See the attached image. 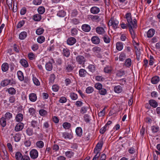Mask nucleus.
I'll return each mask as SVG.
<instances>
[{
	"mask_svg": "<svg viewBox=\"0 0 160 160\" xmlns=\"http://www.w3.org/2000/svg\"><path fill=\"white\" fill-rule=\"evenodd\" d=\"M126 18L128 23V26H131L134 24V23H137V20L136 19H133L132 21L131 18V14L130 13H127L126 14Z\"/></svg>",
	"mask_w": 160,
	"mask_h": 160,
	"instance_id": "obj_1",
	"label": "nucleus"
},
{
	"mask_svg": "<svg viewBox=\"0 0 160 160\" xmlns=\"http://www.w3.org/2000/svg\"><path fill=\"white\" fill-rule=\"evenodd\" d=\"M76 61L78 64L83 65L86 62V59L83 56L78 55L76 57Z\"/></svg>",
	"mask_w": 160,
	"mask_h": 160,
	"instance_id": "obj_2",
	"label": "nucleus"
},
{
	"mask_svg": "<svg viewBox=\"0 0 160 160\" xmlns=\"http://www.w3.org/2000/svg\"><path fill=\"white\" fill-rule=\"evenodd\" d=\"M137 23H134V24L131 25V26H128L129 27V31L132 36V37L133 39L135 38V33L134 31L133 28H136L137 27Z\"/></svg>",
	"mask_w": 160,
	"mask_h": 160,
	"instance_id": "obj_3",
	"label": "nucleus"
},
{
	"mask_svg": "<svg viewBox=\"0 0 160 160\" xmlns=\"http://www.w3.org/2000/svg\"><path fill=\"white\" fill-rule=\"evenodd\" d=\"M30 154L31 158L36 159L38 156V152L36 149H33L30 151Z\"/></svg>",
	"mask_w": 160,
	"mask_h": 160,
	"instance_id": "obj_4",
	"label": "nucleus"
},
{
	"mask_svg": "<svg viewBox=\"0 0 160 160\" xmlns=\"http://www.w3.org/2000/svg\"><path fill=\"white\" fill-rule=\"evenodd\" d=\"M111 24V26H112L114 29L118 28V22L116 20L113 19L111 21L110 20L108 22V25Z\"/></svg>",
	"mask_w": 160,
	"mask_h": 160,
	"instance_id": "obj_5",
	"label": "nucleus"
},
{
	"mask_svg": "<svg viewBox=\"0 0 160 160\" xmlns=\"http://www.w3.org/2000/svg\"><path fill=\"white\" fill-rule=\"evenodd\" d=\"M76 42V39L73 37H70L67 40V43L69 45H72L75 44Z\"/></svg>",
	"mask_w": 160,
	"mask_h": 160,
	"instance_id": "obj_6",
	"label": "nucleus"
},
{
	"mask_svg": "<svg viewBox=\"0 0 160 160\" xmlns=\"http://www.w3.org/2000/svg\"><path fill=\"white\" fill-rule=\"evenodd\" d=\"M40 122L33 120L31 122V126L34 128H37L38 129H40L39 127Z\"/></svg>",
	"mask_w": 160,
	"mask_h": 160,
	"instance_id": "obj_7",
	"label": "nucleus"
},
{
	"mask_svg": "<svg viewBox=\"0 0 160 160\" xmlns=\"http://www.w3.org/2000/svg\"><path fill=\"white\" fill-rule=\"evenodd\" d=\"M23 126L24 125L23 123L21 122L19 123L15 127V130L17 132L23 129Z\"/></svg>",
	"mask_w": 160,
	"mask_h": 160,
	"instance_id": "obj_8",
	"label": "nucleus"
},
{
	"mask_svg": "<svg viewBox=\"0 0 160 160\" xmlns=\"http://www.w3.org/2000/svg\"><path fill=\"white\" fill-rule=\"evenodd\" d=\"M91 41L93 43L96 44H99L100 42V39L97 36L92 37L91 38Z\"/></svg>",
	"mask_w": 160,
	"mask_h": 160,
	"instance_id": "obj_9",
	"label": "nucleus"
},
{
	"mask_svg": "<svg viewBox=\"0 0 160 160\" xmlns=\"http://www.w3.org/2000/svg\"><path fill=\"white\" fill-rule=\"evenodd\" d=\"M90 12L91 13L93 14H97L100 12V9L99 8L97 7H93L91 8Z\"/></svg>",
	"mask_w": 160,
	"mask_h": 160,
	"instance_id": "obj_10",
	"label": "nucleus"
},
{
	"mask_svg": "<svg viewBox=\"0 0 160 160\" xmlns=\"http://www.w3.org/2000/svg\"><path fill=\"white\" fill-rule=\"evenodd\" d=\"M30 100L32 102L36 101L37 99V97L36 94L34 93H30L29 95Z\"/></svg>",
	"mask_w": 160,
	"mask_h": 160,
	"instance_id": "obj_11",
	"label": "nucleus"
},
{
	"mask_svg": "<svg viewBox=\"0 0 160 160\" xmlns=\"http://www.w3.org/2000/svg\"><path fill=\"white\" fill-rule=\"evenodd\" d=\"M96 32L99 34H104L105 32L104 28L101 27H98L96 28Z\"/></svg>",
	"mask_w": 160,
	"mask_h": 160,
	"instance_id": "obj_12",
	"label": "nucleus"
},
{
	"mask_svg": "<svg viewBox=\"0 0 160 160\" xmlns=\"http://www.w3.org/2000/svg\"><path fill=\"white\" fill-rule=\"evenodd\" d=\"M87 72L84 69H81L79 71V74L81 77H84L87 73Z\"/></svg>",
	"mask_w": 160,
	"mask_h": 160,
	"instance_id": "obj_13",
	"label": "nucleus"
},
{
	"mask_svg": "<svg viewBox=\"0 0 160 160\" xmlns=\"http://www.w3.org/2000/svg\"><path fill=\"white\" fill-rule=\"evenodd\" d=\"M155 31L153 29H150L147 32V36L148 38L152 37L155 33Z\"/></svg>",
	"mask_w": 160,
	"mask_h": 160,
	"instance_id": "obj_14",
	"label": "nucleus"
},
{
	"mask_svg": "<svg viewBox=\"0 0 160 160\" xmlns=\"http://www.w3.org/2000/svg\"><path fill=\"white\" fill-rule=\"evenodd\" d=\"M82 29L86 32H89L91 29L90 26L88 24H84L82 26Z\"/></svg>",
	"mask_w": 160,
	"mask_h": 160,
	"instance_id": "obj_15",
	"label": "nucleus"
},
{
	"mask_svg": "<svg viewBox=\"0 0 160 160\" xmlns=\"http://www.w3.org/2000/svg\"><path fill=\"white\" fill-rule=\"evenodd\" d=\"M62 53L63 56L68 57L70 54V50L67 48H64L62 50Z\"/></svg>",
	"mask_w": 160,
	"mask_h": 160,
	"instance_id": "obj_16",
	"label": "nucleus"
},
{
	"mask_svg": "<svg viewBox=\"0 0 160 160\" xmlns=\"http://www.w3.org/2000/svg\"><path fill=\"white\" fill-rule=\"evenodd\" d=\"M116 48L118 51H121L123 48V43L122 42H118L116 43Z\"/></svg>",
	"mask_w": 160,
	"mask_h": 160,
	"instance_id": "obj_17",
	"label": "nucleus"
},
{
	"mask_svg": "<svg viewBox=\"0 0 160 160\" xmlns=\"http://www.w3.org/2000/svg\"><path fill=\"white\" fill-rule=\"evenodd\" d=\"M46 69L48 71H51L52 68V63L49 62H48L45 65Z\"/></svg>",
	"mask_w": 160,
	"mask_h": 160,
	"instance_id": "obj_18",
	"label": "nucleus"
},
{
	"mask_svg": "<svg viewBox=\"0 0 160 160\" xmlns=\"http://www.w3.org/2000/svg\"><path fill=\"white\" fill-rule=\"evenodd\" d=\"M149 104L153 108H156L158 106V103L155 100L151 99L149 101Z\"/></svg>",
	"mask_w": 160,
	"mask_h": 160,
	"instance_id": "obj_19",
	"label": "nucleus"
},
{
	"mask_svg": "<svg viewBox=\"0 0 160 160\" xmlns=\"http://www.w3.org/2000/svg\"><path fill=\"white\" fill-rule=\"evenodd\" d=\"M17 75L18 79L22 81L24 80V76L22 72L21 71H19L17 72Z\"/></svg>",
	"mask_w": 160,
	"mask_h": 160,
	"instance_id": "obj_20",
	"label": "nucleus"
},
{
	"mask_svg": "<svg viewBox=\"0 0 160 160\" xmlns=\"http://www.w3.org/2000/svg\"><path fill=\"white\" fill-rule=\"evenodd\" d=\"M23 119V115L22 114L19 113L18 114L16 117V121L18 122L22 121Z\"/></svg>",
	"mask_w": 160,
	"mask_h": 160,
	"instance_id": "obj_21",
	"label": "nucleus"
},
{
	"mask_svg": "<svg viewBox=\"0 0 160 160\" xmlns=\"http://www.w3.org/2000/svg\"><path fill=\"white\" fill-rule=\"evenodd\" d=\"M6 91L8 92V93L11 95H14L16 92L15 89L13 88H10L7 89Z\"/></svg>",
	"mask_w": 160,
	"mask_h": 160,
	"instance_id": "obj_22",
	"label": "nucleus"
},
{
	"mask_svg": "<svg viewBox=\"0 0 160 160\" xmlns=\"http://www.w3.org/2000/svg\"><path fill=\"white\" fill-rule=\"evenodd\" d=\"M8 65L7 63H4L2 65V70L4 72H6L8 69Z\"/></svg>",
	"mask_w": 160,
	"mask_h": 160,
	"instance_id": "obj_23",
	"label": "nucleus"
},
{
	"mask_svg": "<svg viewBox=\"0 0 160 160\" xmlns=\"http://www.w3.org/2000/svg\"><path fill=\"white\" fill-rule=\"evenodd\" d=\"M11 80L8 79H6L2 81L1 83V85L2 87H4L8 85L10 83Z\"/></svg>",
	"mask_w": 160,
	"mask_h": 160,
	"instance_id": "obj_24",
	"label": "nucleus"
},
{
	"mask_svg": "<svg viewBox=\"0 0 160 160\" xmlns=\"http://www.w3.org/2000/svg\"><path fill=\"white\" fill-rule=\"evenodd\" d=\"M159 81V78L157 76L153 77L151 79L152 82L154 84L157 83Z\"/></svg>",
	"mask_w": 160,
	"mask_h": 160,
	"instance_id": "obj_25",
	"label": "nucleus"
},
{
	"mask_svg": "<svg viewBox=\"0 0 160 160\" xmlns=\"http://www.w3.org/2000/svg\"><path fill=\"white\" fill-rule=\"evenodd\" d=\"M27 36V33L26 32H22L19 35V38L21 40L24 39Z\"/></svg>",
	"mask_w": 160,
	"mask_h": 160,
	"instance_id": "obj_26",
	"label": "nucleus"
},
{
	"mask_svg": "<svg viewBox=\"0 0 160 160\" xmlns=\"http://www.w3.org/2000/svg\"><path fill=\"white\" fill-rule=\"evenodd\" d=\"M76 132L78 136L81 137L82 134V130L81 128L80 127L77 128L76 129Z\"/></svg>",
	"mask_w": 160,
	"mask_h": 160,
	"instance_id": "obj_27",
	"label": "nucleus"
},
{
	"mask_svg": "<svg viewBox=\"0 0 160 160\" xmlns=\"http://www.w3.org/2000/svg\"><path fill=\"white\" fill-rule=\"evenodd\" d=\"M90 18L93 21L98 22L101 20L100 17L98 15L91 16Z\"/></svg>",
	"mask_w": 160,
	"mask_h": 160,
	"instance_id": "obj_28",
	"label": "nucleus"
},
{
	"mask_svg": "<svg viewBox=\"0 0 160 160\" xmlns=\"http://www.w3.org/2000/svg\"><path fill=\"white\" fill-rule=\"evenodd\" d=\"M20 63L25 68L27 67L28 66V62L24 59H21L20 61Z\"/></svg>",
	"mask_w": 160,
	"mask_h": 160,
	"instance_id": "obj_29",
	"label": "nucleus"
},
{
	"mask_svg": "<svg viewBox=\"0 0 160 160\" xmlns=\"http://www.w3.org/2000/svg\"><path fill=\"white\" fill-rule=\"evenodd\" d=\"M6 119L4 117H2L0 120V123L2 127H4L6 125Z\"/></svg>",
	"mask_w": 160,
	"mask_h": 160,
	"instance_id": "obj_30",
	"label": "nucleus"
},
{
	"mask_svg": "<svg viewBox=\"0 0 160 160\" xmlns=\"http://www.w3.org/2000/svg\"><path fill=\"white\" fill-rule=\"evenodd\" d=\"M122 90V88L121 86L118 85L115 86L114 88V91L115 92L117 93L121 92Z\"/></svg>",
	"mask_w": 160,
	"mask_h": 160,
	"instance_id": "obj_31",
	"label": "nucleus"
},
{
	"mask_svg": "<svg viewBox=\"0 0 160 160\" xmlns=\"http://www.w3.org/2000/svg\"><path fill=\"white\" fill-rule=\"evenodd\" d=\"M62 136L65 139L68 138L70 139L72 138V136L71 134L67 132H64L62 133Z\"/></svg>",
	"mask_w": 160,
	"mask_h": 160,
	"instance_id": "obj_32",
	"label": "nucleus"
},
{
	"mask_svg": "<svg viewBox=\"0 0 160 160\" xmlns=\"http://www.w3.org/2000/svg\"><path fill=\"white\" fill-rule=\"evenodd\" d=\"M23 156L19 152H17L15 154V157L17 160H22Z\"/></svg>",
	"mask_w": 160,
	"mask_h": 160,
	"instance_id": "obj_33",
	"label": "nucleus"
},
{
	"mask_svg": "<svg viewBox=\"0 0 160 160\" xmlns=\"http://www.w3.org/2000/svg\"><path fill=\"white\" fill-rule=\"evenodd\" d=\"M103 144V142L102 141H101L99 142H98L95 148L97 149L100 150H101Z\"/></svg>",
	"mask_w": 160,
	"mask_h": 160,
	"instance_id": "obj_34",
	"label": "nucleus"
},
{
	"mask_svg": "<svg viewBox=\"0 0 160 160\" xmlns=\"http://www.w3.org/2000/svg\"><path fill=\"white\" fill-rule=\"evenodd\" d=\"M65 67L66 70L69 72L72 71L73 69V66L70 64H69L68 65H65Z\"/></svg>",
	"mask_w": 160,
	"mask_h": 160,
	"instance_id": "obj_35",
	"label": "nucleus"
},
{
	"mask_svg": "<svg viewBox=\"0 0 160 160\" xmlns=\"http://www.w3.org/2000/svg\"><path fill=\"white\" fill-rule=\"evenodd\" d=\"M2 152L3 153V155L2 157V159L4 160H8V158L7 155L8 153L7 151L5 149L2 150Z\"/></svg>",
	"mask_w": 160,
	"mask_h": 160,
	"instance_id": "obj_36",
	"label": "nucleus"
},
{
	"mask_svg": "<svg viewBox=\"0 0 160 160\" xmlns=\"http://www.w3.org/2000/svg\"><path fill=\"white\" fill-rule=\"evenodd\" d=\"M95 66L93 64H90L88 67V68L89 71L92 72L95 71Z\"/></svg>",
	"mask_w": 160,
	"mask_h": 160,
	"instance_id": "obj_37",
	"label": "nucleus"
},
{
	"mask_svg": "<svg viewBox=\"0 0 160 160\" xmlns=\"http://www.w3.org/2000/svg\"><path fill=\"white\" fill-rule=\"evenodd\" d=\"M45 38L42 36H41L39 37L37 39V42L39 43H42L45 41Z\"/></svg>",
	"mask_w": 160,
	"mask_h": 160,
	"instance_id": "obj_38",
	"label": "nucleus"
},
{
	"mask_svg": "<svg viewBox=\"0 0 160 160\" xmlns=\"http://www.w3.org/2000/svg\"><path fill=\"white\" fill-rule=\"evenodd\" d=\"M41 19V16L39 14H36L33 16V19L36 21H40Z\"/></svg>",
	"mask_w": 160,
	"mask_h": 160,
	"instance_id": "obj_39",
	"label": "nucleus"
},
{
	"mask_svg": "<svg viewBox=\"0 0 160 160\" xmlns=\"http://www.w3.org/2000/svg\"><path fill=\"white\" fill-rule=\"evenodd\" d=\"M21 135L19 133L16 134L13 137L15 142H18L21 139Z\"/></svg>",
	"mask_w": 160,
	"mask_h": 160,
	"instance_id": "obj_40",
	"label": "nucleus"
},
{
	"mask_svg": "<svg viewBox=\"0 0 160 160\" xmlns=\"http://www.w3.org/2000/svg\"><path fill=\"white\" fill-rule=\"evenodd\" d=\"M55 78V76L54 74H51L49 79V83L52 84L54 82Z\"/></svg>",
	"mask_w": 160,
	"mask_h": 160,
	"instance_id": "obj_41",
	"label": "nucleus"
},
{
	"mask_svg": "<svg viewBox=\"0 0 160 160\" xmlns=\"http://www.w3.org/2000/svg\"><path fill=\"white\" fill-rule=\"evenodd\" d=\"M36 145L39 148H42L44 146V143L42 141H39L36 142Z\"/></svg>",
	"mask_w": 160,
	"mask_h": 160,
	"instance_id": "obj_42",
	"label": "nucleus"
},
{
	"mask_svg": "<svg viewBox=\"0 0 160 160\" xmlns=\"http://www.w3.org/2000/svg\"><path fill=\"white\" fill-rule=\"evenodd\" d=\"M74 152L72 151H68L65 152L66 156L69 158H71L74 155Z\"/></svg>",
	"mask_w": 160,
	"mask_h": 160,
	"instance_id": "obj_43",
	"label": "nucleus"
},
{
	"mask_svg": "<svg viewBox=\"0 0 160 160\" xmlns=\"http://www.w3.org/2000/svg\"><path fill=\"white\" fill-rule=\"evenodd\" d=\"M103 39L105 42L107 43H109L110 41V39L109 37L106 35H104L103 37Z\"/></svg>",
	"mask_w": 160,
	"mask_h": 160,
	"instance_id": "obj_44",
	"label": "nucleus"
},
{
	"mask_svg": "<svg viewBox=\"0 0 160 160\" xmlns=\"http://www.w3.org/2000/svg\"><path fill=\"white\" fill-rule=\"evenodd\" d=\"M125 65L127 67H129L131 65V60L130 58L127 59L125 63Z\"/></svg>",
	"mask_w": 160,
	"mask_h": 160,
	"instance_id": "obj_45",
	"label": "nucleus"
},
{
	"mask_svg": "<svg viewBox=\"0 0 160 160\" xmlns=\"http://www.w3.org/2000/svg\"><path fill=\"white\" fill-rule=\"evenodd\" d=\"M5 118L7 120H9L12 118V114L9 112H6L5 114Z\"/></svg>",
	"mask_w": 160,
	"mask_h": 160,
	"instance_id": "obj_46",
	"label": "nucleus"
},
{
	"mask_svg": "<svg viewBox=\"0 0 160 160\" xmlns=\"http://www.w3.org/2000/svg\"><path fill=\"white\" fill-rule=\"evenodd\" d=\"M32 80L34 84L37 86H39L40 84V83L38 79L35 77L33 76Z\"/></svg>",
	"mask_w": 160,
	"mask_h": 160,
	"instance_id": "obj_47",
	"label": "nucleus"
},
{
	"mask_svg": "<svg viewBox=\"0 0 160 160\" xmlns=\"http://www.w3.org/2000/svg\"><path fill=\"white\" fill-rule=\"evenodd\" d=\"M38 12L39 14H42L45 12V8L43 7H40L38 9Z\"/></svg>",
	"mask_w": 160,
	"mask_h": 160,
	"instance_id": "obj_48",
	"label": "nucleus"
},
{
	"mask_svg": "<svg viewBox=\"0 0 160 160\" xmlns=\"http://www.w3.org/2000/svg\"><path fill=\"white\" fill-rule=\"evenodd\" d=\"M26 132L27 134L29 136L32 135L33 133V130L32 129L29 128L27 129Z\"/></svg>",
	"mask_w": 160,
	"mask_h": 160,
	"instance_id": "obj_49",
	"label": "nucleus"
},
{
	"mask_svg": "<svg viewBox=\"0 0 160 160\" xmlns=\"http://www.w3.org/2000/svg\"><path fill=\"white\" fill-rule=\"evenodd\" d=\"M155 153H153L154 160H157L158 158V155L160 154V152L156 150L155 151Z\"/></svg>",
	"mask_w": 160,
	"mask_h": 160,
	"instance_id": "obj_50",
	"label": "nucleus"
},
{
	"mask_svg": "<svg viewBox=\"0 0 160 160\" xmlns=\"http://www.w3.org/2000/svg\"><path fill=\"white\" fill-rule=\"evenodd\" d=\"M126 58L125 54L124 53H122L119 57V59L121 61H123Z\"/></svg>",
	"mask_w": 160,
	"mask_h": 160,
	"instance_id": "obj_51",
	"label": "nucleus"
},
{
	"mask_svg": "<svg viewBox=\"0 0 160 160\" xmlns=\"http://www.w3.org/2000/svg\"><path fill=\"white\" fill-rule=\"evenodd\" d=\"M44 30L42 28H40L38 29L36 31V33L38 35H40L42 34L44 31Z\"/></svg>",
	"mask_w": 160,
	"mask_h": 160,
	"instance_id": "obj_52",
	"label": "nucleus"
},
{
	"mask_svg": "<svg viewBox=\"0 0 160 160\" xmlns=\"http://www.w3.org/2000/svg\"><path fill=\"white\" fill-rule=\"evenodd\" d=\"M66 15V12L63 10L59 11L57 13V15L60 17H63Z\"/></svg>",
	"mask_w": 160,
	"mask_h": 160,
	"instance_id": "obj_53",
	"label": "nucleus"
},
{
	"mask_svg": "<svg viewBox=\"0 0 160 160\" xmlns=\"http://www.w3.org/2000/svg\"><path fill=\"white\" fill-rule=\"evenodd\" d=\"M93 88L91 87H87L86 89V92L88 93H92L93 91Z\"/></svg>",
	"mask_w": 160,
	"mask_h": 160,
	"instance_id": "obj_54",
	"label": "nucleus"
},
{
	"mask_svg": "<svg viewBox=\"0 0 160 160\" xmlns=\"http://www.w3.org/2000/svg\"><path fill=\"white\" fill-rule=\"evenodd\" d=\"M63 126L65 129H68L71 127V124L68 122H64L63 124Z\"/></svg>",
	"mask_w": 160,
	"mask_h": 160,
	"instance_id": "obj_55",
	"label": "nucleus"
},
{
	"mask_svg": "<svg viewBox=\"0 0 160 160\" xmlns=\"http://www.w3.org/2000/svg\"><path fill=\"white\" fill-rule=\"evenodd\" d=\"M70 97L71 99L73 100H76L78 98V96L76 94L74 93H71Z\"/></svg>",
	"mask_w": 160,
	"mask_h": 160,
	"instance_id": "obj_56",
	"label": "nucleus"
},
{
	"mask_svg": "<svg viewBox=\"0 0 160 160\" xmlns=\"http://www.w3.org/2000/svg\"><path fill=\"white\" fill-rule=\"evenodd\" d=\"M92 50L93 52H101V48L99 47H93L92 49Z\"/></svg>",
	"mask_w": 160,
	"mask_h": 160,
	"instance_id": "obj_57",
	"label": "nucleus"
},
{
	"mask_svg": "<svg viewBox=\"0 0 160 160\" xmlns=\"http://www.w3.org/2000/svg\"><path fill=\"white\" fill-rule=\"evenodd\" d=\"M39 113L41 116H44L47 114V112L45 110L42 109L39 110Z\"/></svg>",
	"mask_w": 160,
	"mask_h": 160,
	"instance_id": "obj_58",
	"label": "nucleus"
},
{
	"mask_svg": "<svg viewBox=\"0 0 160 160\" xmlns=\"http://www.w3.org/2000/svg\"><path fill=\"white\" fill-rule=\"evenodd\" d=\"M78 31L75 28H73L71 30V34L72 36L76 35Z\"/></svg>",
	"mask_w": 160,
	"mask_h": 160,
	"instance_id": "obj_59",
	"label": "nucleus"
},
{
	"mask_svg": "<svg viewBox=\"0 0 160 160\" xmlns=\"http://www.w3.org/2000/svg\"><path fill=\"white\" fill-rule=\"evenodd\" d=\"M87 111V108L85 107H82L80 110V112L83 114L85 113Z\"/></svg>",
	"mask_w": 160,
	"mask_h": 160,
	"instance_id": "obj_60",
	"label": "nucleus"
},
{
	"mask_svg": "<svg viewBox=\"0 0 160 160\" xmlns=\"http://www.w3.org/2000/svg\"><path fill=\"white\" fill-rule=\"evenodd\" d=\"M90 134L89 132H85L84 135V138L86 140H88L89 139Z\"/></svg>",
	"mask_w": 160,
	"mask_h": 160,
	"instance_id": "obj_61",
	"label": "nucleus"
},
{
	"mask_svg": "<svg viewBox=\"0 0 160 160\" xmlns=\"http://www.w3.org/2000/svg\"><path fill=\"white\" fill-rule=\"evenodd\" d=\"M95 88L98 90H101L102 88V85L99 83H97L95 85Z\"/></svg>",
	"mask_w": 160,
	"mask_h": 160,
	"instance_id": "obj_62",
	"label": "nucleus"
},
{
	"mask_svg": "<svg viewBox=\"0 0 160 160\" xmlns=\"http://www.w3.org/2000/svg\"><path fill=\"white\" fill-rule=\"evenodd\" d=\"M28 56L29 59L32 60L35 59V55L32 52H30L28 54Z\"/></svg>",
	"mask_w": 160,
	"mask_h": 160,
	"instance_id": "obj_63",
	"label": "nucleus"
},
{
	"mask_svg": "<svg viewBox=\"0 0 160 160\" xmlns=\"http://www.w3.org/2000/svg\"><path fill=\"white\" fill-rule=\"evenodd\" d=\"M151 129L153 132H156L159 131V128L158 127L153 126L152 127Z\"/></svg>",
	"mask_w": 160,
	"mask_h": 160,
	"instance_id": "obj_64",
	"label": "nucleus"
}]
</instances>
